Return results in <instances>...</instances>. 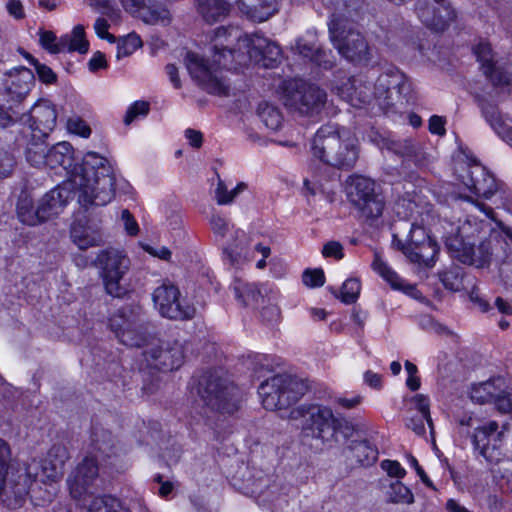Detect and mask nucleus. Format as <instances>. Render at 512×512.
I'll return each instance as SVG.
<instances>
[{
	"label": "nucleus",
	"mask_w": 512,
	"mask_h": 512,
	"mask_svg": "<svg viewBox=\"0 0 512 512\" xmlns=\"http://www.w3.org/2000/svg\"><path fill=\"white\" fill-rule=\"evenodd\" d=\"M351 457L361 465L370 466L378 459V450L367 440H352L348 445Z\"/></svg>",
	"instance_id": "nucleus-36"
},
{
	"label": "nucleus",
	"mask_w": 512,
	"mask_h": 512,
	"mask_svg": "<svg viewBox=\"0 0 512 512\" xmlns=\"http://www.w3.org/2000/svg\"><path fill=\"white\" fill-rule=\"evenodd\" d=\"M240 11L248 18L263 22L275 15L278 10V0H237Z\"/></svg>",
	"instance_id": "nucleus-29"
},
{
	"label": "nucleus",
	"mask_w": 512,
	"mask_h": 512,
	"mask_svg": "<svg viewBox=\"0 0 512 512\" xmlns=\"http://www.w3.org/2000/svg\"><path fill=\"white\" fill-rule=\"evenodd\" d=\"M16 166L14 155L5 148H0V178L9 177Z\"/></svg>",
	"instance_id": "nucleus-51"
},
{
	"label": "nucleus",
	"mask_w": 512,
	"mask_h": 512,
	"mask_svg": "<svg viewBox=\"0 0 512 512\" xmlns=\"http://www.w3.org/2000/svg\"><path fill=\"white\" fill-rule=\"evenodd\" d=\"M240 47L245 49V52L250 57V63L263 68L274 67L281 58L280 47L270 41L269 39L260 36H244L240 40Z\"/></svg>",
	"instance_id": "nucleus-21"
},
{
	"label": "nucleus",
	"mask_w": 512,
	"mask_h": 512,
	"mask_svg": "<svg viewBox=\"0 0 512 512\" xmlns=\"http://www.w3.org/2000/svg\"><path fill=\"white\" fill-rule=\"evenodd\" d=\"M3 81L0 95L7 100L22 106L35 84V75L32 70L20 66L7 71Z\"/></svg>",
	"instance_id": "nucleus-22"
},
{
	"label": "nucleus",
	"mask_w": 512,
	"mask_h": 512,
	"mask_svg": "<svg viewBox=\"0 0 512 512\" xmlns=\"http://www.w3.org/2000/svg\"><path fill=\"white\" fill-rule=\"evenodd\" d=\"M411 401L414 403L415 409L418 411L419 416L425 418L430 428H432L429 398L424 394H417L411 399Z\"/></svg>",
	"instance_id": "nucleus-53"
},
{
	"label": "nucleus",
	"mask_w": 512,
	"mask_h": 512,
	"mask_svg": "<svg viewBox=\"0 0 512 512\" xmlns=\"http://www.w3.org/2000/svg\"><path fill=\"white\" fill-rule=\"evenodd\" d=\"M246 245L243 242L234 243L223 248L224 257L233 266L239 265L246 255Z\"/></svg>",
	"instance_id": "nucleus-50"
},
{
	"label": "nucleus",
	"mask_w": 512,
	"mask_h": 512,
	"mask_svg": "<svg viewBox=\"0 0 512 512\" xmlns=\"http://www.w3.org/2000/svg\"><path fill=\"white\" fill-rule=\"evenodd\" d=\"M125 11L142 19L145 23L155 24L169 20V10L158 0H121Z\"/></svg>",
	"instance_id": "nucleus-26"
},
{
	"label": "nucleus",
	"mask_w": 512,
	"mask_h": 512,
	"mask_svg": "<svg viewBox=\"0 0 512 512\" xmlns=\"http://www.w3.org/2000/svg\"><path fill=\"white\" fill-rule=\"evenodd\" d=\"M282 90L284 106L301 116L313 117L320 114L327 101L325 90L301 79L285 81Z\"/></svg>",
	"instance_id": "nucleus-6"
},
{
	"label": "nucleus",
	"mask_w": 512,
	"mask_h": 512,
	"mask_svg": "<svg viewBox=\"0 0 512 512\" xmlns=\"http://www.w3.org/2000/svg\"><path fill=\"white\" fill-rule=\"evenodd\" d=\"M439 252V246L433 239L428 243L412 250L409 260L412 263L431 268L435 264V257Z\"/></svg>",
	"instance_id": "nucleus-40"
},
{
	"label": "nucleus",
	"mask_w": 512,
	"mask_h": 512,
	"mask_svg": "<svg viewBox=\"0 0 512 512\" xmlns=\"http://www.w3.org/2000/svg\"><path fill=\"white\" fill-rule=\"evenodd\" d=\"M348 197L367 221H374L383 213V197L376 192L375 183L369 178L363 176L350 177Z\"/></svg>",
	"instance_id": "nucleus-11"
},
{
	"label": "nucleus",
	"mask_w": 512,
	"mask_h": 512,
	"mask_svg": "<svg viewBox=\"0 0 512 512\" xmlns=\"http://www.w3.org/2000/svg\"><path fill=\"white\" fill-rule=\"evenodd\" d=\"M56 122V106L48 100L36 102L27 113H22L20 118V124L27 126L30 133L39 134L40 138L48 137Z\"/></svg>",
	"instance_id": "nucleus-20"
},
{
	"label": "nucleus",
	"mask_w": 512,
	"mask_h": 512,
	"mask_svg": "<svg viewBox=\"0 0 512 512\" xmlns=\"http://www.w3.org/2000/svg\"><path fill=\"white\" fill-rule=\"evenodd\" d=\"M333 11L328 24L329 38L339 54L349 62L367 65L372 60V49L366 38L348 21L360 7L361 0H322Z\"/></svg>",
	"instance_id": "nucleus-3"
},
{
	"label": "nucleus",
	"mask_w": 512,
	"mask_h": 512,
	"mask_svg": "<svg viewBox=\"0 0 512 512\" xmlns=\"http://www.w3.org/2000/svg\"><path fill=\"white\" fill-rule=\"evenodd\" d=\"M401 225L404 226L405 230L409 229L407 241L409 242L411 250H415L419 246H422L432 240L423 226L415 223H408L407 221L402 222Z\"/></svg>",
	"instance_id": "nucleus-45"
},
{
	"label": "nucleus",
	"mask_w": 512,
	"mask_h": 512,
	"mask_svg": "<svg viewBox=\"0 0 512 512\" xmlns=\"http://www.w3.org/2000/svg\"><path fill=\"white\" fill-rule=\"evenodd\" d=\"M361 84V80L355 77L347 80L345 84H343L341 88V94L343 97H346L349 102L354 105V101L358 100L360 103L369 102L370 95L361 89L358 86Z\"/></svg>",
	"instance_id": "nucleus-46"
},
{
	"label": "nucleus",
	"mask_w": 512,
	"mask_h": 512,
	"mask_svg": "<svg viewBox=\"0 0 512 512\" xmlns=\"http://www.w3.org/2000/svg\"><path fill=\"white\" fill-rule=\"evenodd\" d=\"M322 254L324 257H334L340 260L344 257L343 246L338 241H329L323 246Z\"/></svg>",
	"instance_id": "nucleus-63"
},
{
	"label": "nucleus",
	"mask_w": 512,
	"mask_h": 512,
	"mask_svg": "<svg viewBox=\"0 0 512 512\" xmlns=\"http://www.w3.org/2000/svg\"><path fill=\"white\" fill-rule=\"evenodd\" d=\"M412 84L409 79L399 71H389L381 74L374 85V95L377 99H382L386 105L392 104V91L395 90L399 95L408 96L411 92Z\"/></svg>",
	"instance_id": "nucleus-25"
},
{
	"label": "nucleus",
	"mask_w": 512,
	"mask_h": 512,
	"mask_svg": "<svg viewBox=\"0 0 512 512\" xmlns=\"http://www.w3.org/2000/svg\"><path fill=\"white\" fill-rule=\"evenodd\" d=\"M198 393L211 410L233 414L238 410V389L218 371L206 372L199 381Z\"/></svg>",
	"instance_id": "nucleus-8"
},
{
	"label": "nucleus",
	"mask_w": 512,
	"mask_h": 512,
	"mask_svg": "<svg viewBox=\"0 0 512 512\" xmlns=\"http://www.w3.org/2000/svg\"><path fill=\"white\" fill-rule=\"evenodd\" d=\"M44 167H62L71 182L77 186L78 203L88 210L92 206H105L115 195V176L109 161L95 152H88L77 163L69 142H59L49 147Z\"/></svg>",
	"instance_id": "nucleus-1"
},
{
	"label": "nucleus",
	"mask_w": 512,
	"mask_h": 512,
	"mask_svg": "<svg viewBox=\"0 0 512 512\" xmlns=\"http://www.w3.org/2000/svg\"><path fill=\"white\" fill-rule=\"evenodd\" d=\"M292 49L326 70L331 69L335 64L332 51L322 48L315 30H308L304 35L298 37Z\"/></svg>",
	"instance_id": "nucleus-23"
},
{
	"label": "nucleus",
	"mask_w": 512,
	"mask_h": 512,
	"mask_svg": "<svg viewBox=\"0 0 512 512\" xmlns=\"http://www.w3.org/2000/svg\"><path fill=\"white\" fill-rule=\"evenodd\" d=\"M271 482L270 477L261 472L256 474L249 473L242 489L245 494L255 498L260 505H266L274 499Z\"/></svg>",
	"instance_id": "nucleus-28"
},
{
	"label": "nucleus",
	"mask_w": 512,
	"mask_h": 512,
	"mask_svg": "<svg viewBox=\"0 0 512 512\" xmlns=\"http://www.w3.org/2000/svg\"><path fill=\"white\" fill-rule=\"evenodd\" d=\"M47 138H40L37 133L29 134V140L25 147V158L31 166L37 168L45 166L46 155L49 153V146L46 144Z\"/></svg>",
	"instance_id": "nucleus-32"
},
{
	"label": "nucleus",
	"mask_w": 512,
	"mask_h": 512,
	"mask_svg": "<svg viewBox=\"0 0 512 512\" xmlns=\"http://www.w3.org/2000/svg\"><path fill=\"white\" fill-rule=\"evenodd\" d=\"M142 355L147 366L162 371L178 369L184 359L183 349L178 341L163 340L153 336L145 345Z\"/></svg>",
	"instance_id": "nucleus-14"
},
{
	"label": "nucleus",
	"mask_w": 512,
	"mask_h": 512,
	"mask_svg": "<svg viewBox=\"0 0 512 512\" xmlns=\"http://www.w3.org/2000/svg\"><path fill=\"white\" fill-rule=\"evenodd\" d=\"M313 157L340 170H351L359 158L357 139L347 130L321 127L311 142Z\"/></svg>",
	"instance_id": "nucleus-4"
},
{
	"label": "nucleus",
	"mask_w": 512,
	"mask_h": 512,
	"mask_svg": "<svg viewBox=\"0 0 512 512\" xmlns=\"http://www.w3.org/2000/svg\"><path fill=\"white\" fill-rule=\"evenodd\" d=\"M381 467L391 477L401 479L406 475L405 469L400 465L398 461L395 460H383L381 462Z\"/></svg>",
	"instance_id": "nucleus-61"
},
{
	"label": "nucleus",
	"mask_w": 512,
	"mask_h": 512,
	"mask_svg": "<svg viewBox=\"0 0 512 512\" xmlns=\"http://www.w3.org/2000/svg\"><path fill=\"white\" fill-rule=\"evenodd\" d=\"M71 238L81 250L97 246L101 240L100 237L89 228L83 227L79 224H74L71 227Z\"/></svg>",
	"instance_id": "nucleus-43"
},
{
	"label": "nucleus",
	"mask_w": 512,
	"mask_h": 512,
	"mask_svg": "<svg viewBox=\"0 0 512 512\" xmlns=\"http://www.w3.org/2000/svg\"><path fill=\"white\" fill-rule=\"evenodd\" d=\"M385 496L388 503L392 504H413L414 494L404 483L399 480L390 481L386 487Z\"/></svg>",
	"instance_id": "nucleus-39"
},
{
	"label": "nucleus",
	"mask_w": 512,
	"mask_h": 512,
	"mask_svg": "<svg viewBox=\"0 0 512 512\" xmlns=\"http://www.w3.org/2000/svg\"><path fill=\"white\" fill-rule=\"evenodd\" d=\"M83 504L87 507V512H129L120 500L111 495L94 497L89 503L86 499Z\"/></svg>",
	"instance_id": "nucleus-38"
},
{
	"label": "nucleus",
	"mask_w": 512,
	"mask_h": 512,
	"mask_svg": "<svg viewBox=\"0 0 512 512\" xmlns=\"http://www.w3.org/2000/svg\"><path fill=\"white\" fill-rule=\"evenodd\" d=\"M21 106L12 104L9 100L0 95V128L6 129L20 123Z\"/></svg>",
	"instance_id": "nucleus-42"
},
{
	"label": "nucleus",
	"mask_w": 512,
	"mask_h": 512,
	"mask_svg": "<svg viewBox=\"0 0 512 512\" xmlns=\"http://www.w3.org/2000/svg\"><path fill=\"white\" fill-rule=\"evenodd\" d=\"M257 115L262 123L272 131H276L282 126L283 116L280 110L268 102L259 104Z\"/></svg>",
	"instance_id": "nucleus-41"
},
{
	"label": "nucleus",
	"mask_w": 512,
	"mask_h": 512,
	"mask_svg": "<svg viewBox=\"0 0 512 512\" xmlns=\"http://www.w3.org/2000/svg\"><path fill=\"white\" fill-rule=\"evenodd\" d=\"M494 396V385L490 381L473 385L470 392V398L472 399V401L479 404L492 402Z\"/></svg>",
	"instance_id": "nucleus-48"
},
{
	"label": "nucleus",
	"mask_w": 512,
	"mask_h": 512,
	"mask_svg": "<svg viewBox=\"0 0 512 512\" xmlns=\"http://www.w3.org/2000/svg\"><path fill=\"white\" fill-rule=\"evenodd\" d=\"M475 101L477 102L478 107L481 110L482 116L484 117L486 122L491 126V128L503 140L510 142L512 144V127H508L505 124L497 105L481 95H476Z\"/></svg>",
	"instance_id": "nucleus-27"
},
{
	"label": "nucleus",
	"mask_w": 512,
	"mask_h": 512,
	"mask_svg": "<svg viewBox=\"0 0 512 512\" xmlns=\"http://www.w3.org/2000/svg\"><path fill=\"white\" fill-rule=\"evenodd\" d=\"M388 149L395 154L405 157L415 164H422L424 152L419 142L413 139L391 140Z\"/></svg>",
	"instance_id": "nucleus-34"
},
{
	"label": "nucleus",
	"mask_w": 512,
	"mask_h": 512,
	"mask_svg": "<svg viewBox=\"0 0 512 512\" xmlns=\"http://www.w3.org/2000/svg\"><path fill=\"white\" fill-rule=\"evenodd\" d=\"M474 54L481 63L483 73L493 84H503L508 81L505 71L495 66L489 43L480 42L475 46Z\"/></svg>",
	"instance_id": "nucleus-31"
},
{
	"label": "nucleus",
	"mask_w": 512,
	"mask_h": 512,
	"mask_svg": "<svg viewBox=\"0 0 512 512\" xmlns=\"http://www.w3.org/2000/svg\"><path fill=\"white\" fill-rule=\"evenodd\" d=\"M140 45V38L130 35L122 43H118L116 57L118 59L127 57L131 55Z\"/></svg>",
	"instance_id": "nucleus-54"
},
{
	"label": "nucleus",
	"mask_w": 512,
	"mask_h": 512,
	"mask_svg": "<svg viewBox=\"0 0 512 512\" xmlns=\"http://www.w3.org/2000/svg\"><path fill=\"white\" fill-rule=\"evenodd\" d=\"M415 12L430 30L443 32L456 19V11L448 0H416Z\"/></svg>",
	"instance_id": "nucleus-16"
},
{
	"label": "nucleus",
	"mask_w": 512,
	"mask_h": 512,
	"mask_svg": "<svg viewBox=\"0 0 512 512\" xmlns=\"http://www.w3.org/2000/svg\"><path fill=\"white\" fill-rule=\"evenodd\" d=\"M361 290V284L358 279L350 278L347 279L342 287L340 292L341 301L345 304H352L356 302L359 297Z\"/></svg>",
	"instance_id": "nucleus-49"
},
{
	"label": "nucleus",
	"mask_w": 512,
	"mask_h": 512,
	"mask_svg": "<svg viewBox=\"0 0 512 512\" xmlns=\"http://www.w3.org/2000/svg\"><path fill=\"white\" fill-rule=\"evenodd\" d=\"M105 289L113 297H121L125 288L120 281L129 268V259L118 251H103L98 256Z\"/></svg>",
	"instance_id": "nucleus-17"
},
{
	"label": "nucleus",
	"mask_w": 512,
	"mask_h": 512,
	"mask_svg": "<svg viewBox=\"0 0 512 512\" xmlns=\"http://www.w3.org/2000/svg\"><path fill=\"white\" fill-rule=\"evenodd\" d=\"M228 0H197L199 14L207 23L222 21L230 12Z\"/></svg>",
	"instance_id": "nucleus-33"
},
{
	"label": "nucleus",
	"mask_w": 512,
	"mask_h": 512,
	"mask_svg": "<svg viewBox=\"0 0 512 512\" xmlns=\"http://www.w3.org/2000/svg\"><path fill=\"white\" fill-rule=\"evenodd\" d=\"M302 281L310 288L321 287L325 283V275L321 268L306 269L302 274Z\"/></svg>",
	"instance_id": "nucleus-52"
},
{
	"label": "nucleus",
	"mask_w": 512,
	"mask_h": 512,
	"mask_svg": "<svg viewBox=\"0 0 512 512\" xmlns=\"http://www.w3.org/2000/svg\"><path fill=\"white\" fill-rule=\"evenodd\" d=\"M373 270L386 280L393 288H401V280L399 276L388 266L378 253L374 254L372 262Z\"/></svg>",
	"instance_id": "nucleus-47"
},
{
	"label": "nucleus",
	"mask_w": 512,
	"mask_h": 512,
	"mask_svg": "<svg viewBox=\"0 0 512 512\" xmlns=\"http://www.w3.org/2000/svg\"><path fill=\"white\" fill-rule=\"evenodd\" d=\"M110 329L118 340L128 347H142L149 343L151 335L143 324L141 315L130 307H124L109 319Z\"/></svg>",
	"instance_id": "nucleus-10"
},
{
	"label": "nucleus",
	"mask_w": 512,
	"mask_h": 512,
	"mask_svg": "<svg viewBox=\"0 0 512 512\" xmlns=\"http://www.w3.org/2000/svg\"><path fill=\"white\" fill-rule=\"evenodd\" d=\"M455 173L477 198L490 199L499 189L495 177L476 160L459 163Z\"/></svg>",
	"instance_id": "nucleus-12"
},
{
	"label": "nucleus",
	"mask_w": 512,
	"mask_h": 512,
	"mask_svg": "<svg viewBox=\"0 0 512 512\" xmlns=\"http://www.w3.org/2000/svg\"><path fill=\"white\" fill-rule=\"evenodd\" d=\"M149 112V103L145 101H136L127 110L124 123L129 125L133 120L140 115H147Z\"/></svg>",
	"instance_id": "nucleus-57"
},
{
	"label": "nucleus",
	"mask_w": 512,
	"mask_h": 512,
	"mask_svg": "<svg viewBox=\"0 0 512 512\" xmlns=\"http://www.w3.org/2000/svg\"><path fill=\"white\" fill-rule=\"evenodd\" d=\"M67 128L71 133L87 138L91 134L89 125L80 117L73 116L67 121Z\"/></svg>",
	"instance_id": "nucleus-56"
},
{
	"label": "nucleus",
	"mask_w": 512,
	"mask_h": 512,
	"mask_svg": "<svg viewBox=\"0 0 512 512\" xmlns=\"http://www.w3.org/2000/svg\"><path fill=\"white\" fill-rule=\"evenodd\" d=\"M232 290L235 298L244 306H254L258 304L261 298V292L255 283H248L240 279H235L232 284Z\"/></svg>",
	"instance_id": "nucleus-37"
},
{
	"label": "nucleus",
	"mask_w": 512,
	"mask_h": 512,
	"mask_svg": "<svg viewBox=\"0 0 512 512\" xmlns=\"http://www.w3.org/2000/svg\"><path fill=\"white\" fill-rule=\"evenodd\" d=\"M75 196L78 198L77 186L71 182H64L46 193L38 204V213L42 221L60 214L69 200Z\"/></svg>",
	"instance_id": "nucleus-24"
},
{
	"label": "nucleus",
	"mask_w": 512,
	"mask_h": 512,
	"mask_svg": "<svg viewBox=\"0 0 512 512\" xmlns=\"http://www.w3.org/2000/svg\"><path fill=\"white\" fill-rule=\"evenodd\" d=\"M89 6L99 13L114 18L117 15V11L113 7V0H87Z\"/></svg>",
	"instance_id": "nucleus-59"
},
{
	"label": "nucleus",
	"mask_w": 512,
	"mask_h": 512,
	"mask_svg": "<svg viewBox=\"0 0 512 512\" xmlns=\"http://www.w3.org/2000/svg\"><path fill=\"white\" fill-rule=\"evenodd\" d=\"M17 215L19 220L29 226H35L42 221L38 208L34 210L32 200L27 196L20 197L17 203Z\"/></svg>",
	"instance_id": "nucleus-44"
},
{
	"label": "nucleus",
	"mask_w": 512,
	"mask_h": 512,
	"mask_svg": "<svg viewBox=\"0 0 512 512\" xmlns=\"http://www.w3.org/2000/svg\"><path fill=\"white\" fill-rule=\"evenodd\" d=\"M446 246L452 253V256L460 262L475 265L476 267H483L489 264L492 257V245L488 239L481 241L476 246L462 237L452 236L447 239Z\"/></svg>",
	"instance_id": "nucleus-18"
},
{
	"label": "nucleus",
	"mask_w": 512,
	"mask_h": 512,
	"mask_svg": "<svg viewBox=\"0 0 512 512\" xmlns=\"http://www.w3.org/2000/svg\"><path fill=\"white\" fill-rule=\"evenodd\" d=\"M354 426L346 419L335 418L333 420V439L337 441V436L342 435L344 439H349L354 434Z\"/></svg>",
	"instance_id": "nucleus-55"
},
{
	"label": "nucleus",
	"mask_w": 512,
	"mask_h": 512,
	"mask_svg": "<svg viewBox=\"0 0 512 512\" xmlns=\"http://www.w3.org/2000/svg\"><path fill=\"white\" fill-rule=\"evenodd\" d=\"M505 426L500 429L496 421H489L474 430L472 444L474 451L486 462L498 463L504 456L502 452Z\"/></svg>",
	"instance_id": "nucleus-15"
},
{
	"label": "nucleus",
	"mask_w": 512,
	"mask_h": 512,
	"mask_svg": "<svg viewBox=\"0 0 512 512\" xmlns=\"http://www.w3.org/2000/svg\"><path fill=\"white\" fill-rule=\"evenodd\" d=\"M99 476L97 460L86 456L71 472L67 479L71 496L85 501L92 494V488Z\"/></svg>",
	"instance_id": "nucleus-19"
},
{
	"label": "nucleus",
	"mask_w": 512,
	"mask_h": 512,
	"mask_svg": "<svg viewBox=\"0 0 512 512\" xmlns=\"http://www.w3.org/2000/svg\"><path fill=\"white\" fill-rule=\"evenodd\" d=\"M304 418L302 428V442L307 443L309 439H315L321 445L331 443L333 440V420L332 410L326 406L311 405L309 407L301 406L291 412Z\"/></svg>",
	"instance_id": "nucleus-9"
},
{
	"label": "nucleus",
	"mask_w": 512,
	"mask_h": 512,
	"mask_svg": "<svg viewBox=\"0 0 512 512\" xmlns=\"http://www.w3.org/2000/svg\"><path fill=\"white\" fill-rule=\"evenodd\" d=\"M307 384L294 376L277 374L258 387L262 405L267 410H282L295 404L307 391Z\"/></svg>",
	"instance_id": "nucleus-7"
},
{
	"label": "nucleus",
	"mask_w": 512,
	"mask_h": 512,
	"mask_svg": "<svg viewBox=\"0 0 512 512\" xmlns=\"http://www.w3.org/2000/svg\"><path fill=\"white\" fill-rule=\"evenodd\" d=\"M71 40L74 41L76 51L85 54L89 49V42L85 38V30L82 25H77L73 28Z\"/></svg>",
	"instance_id": "nucleus-58"
},
{
	"label": "nucleus",
	"mask_w": 512,
	"mask_h": 512,
	"mask_svg": "<svg viewBox=\"0 0 512 512\" xmlns=\"http://www.w3.org/2000/svg\"><path fill=\"white\" fill-rule=\"evenodd\" d=\"M10 449L0 439V500L8 509H18L24 505L32 485V470L30 467L11 465Z\"/></svg>",
	"instance_id": "nucleus-5"
},
{
	"label": "nucleus",
	"mask_w": 512,
	"mask_h": 512,
	"mask_svg": "<svg viewBox=\"0 0 512 512\" xmlns=\"http://www.w3.org/2000/svg\"><path fill=\"white\" fill-rule=\"evenodd\" d=\"M152 299L159 313L165 318L185 321L192 319L196 314L194 305L182 299L178 287L172 283L164 282L158 286L152 294Z\"/></svg>",
	"instance_id": "nucleus-13"
},
{
	"label": "nucleus",
	"mask_w": 512,
	"mask_h": 512,
	"mask_svg": "<svg viewBox=\"0 0 512 512\" xmlns=\"http://www.w3.org/2000/svg\"><path fill=\"white\" fill-rule=\"evenodd\" d=\"M242 38L237 37V44L234 49L223 46V43L213 44V65H209L207 60L198 54L191 51L187 52L184 62L191 78L210 94L228 95V84L213 66L233 71L248 66L250 57L245 49L240 47Z\"/></svg>",
	"instance_id": "nucleus-2"
},
{
	"label": "nucleus",
	"mask_w": 512,
	"mask_h": 512,
	"mask_svg": "<svg viewBox=\"0 0 512 512\" xmlns=\"http://www.w3.org/2000/svg\"><path fill=\"white\" fill-rule=\"evenodd\" d=\"M493 402L501 413L512 414V393H502L494 396Z\"/></svg>",
	"instance_id": "nucleus-62"
},
{
	"label": "nucleus",
	"mask_w": 512,
	"mask_h": 512,
	"mask_svg": "<svg viewBox=\"0 0 512 512\" xmlns=\"http://www.w3.org/2000/svg\"><path fill=\"white\" fill-rule=\"evenodd\" d=\"M47 458L53 460V467H43V476L48 480L55 481L62 473L65 462L69 459L67 448L61 444H54L48 451Z\"/></svg>",
	"instance_id": "nucleus-35"
},
{
	"label": "nucleus",
	"mask_w": 512,
	"mask_h": 512,
	"mask_svg": "<svg viewBox=\"0 0 512 512\" xmlns=\"http://www.w3.org/2000/svg\"><path fill=\"white\" fill-rule=\"evenodd\" d=\"M415 207L416 205L414 202L406 199H399L395 204V211L398 216L407 219L412 217Z\"/></svg>",
	"instance_id": "nucleus-64"
},
{
	"label": "nucleus",
	"mask_w": 512,
	"mask_h": 512,
	"mask_svg": "<svg viewBox=\"0 0 512 512\" xmlns=\"http://www.w3.org/2000/svg\"><path fill=\"white\" fill-rule=\"evenodd\" d=\"M36 74L39 80L44 84H54L57 82L56 73L46 64L38 62L35 66Z\"/></svg>",
	"instance_id": "nucleus-60"
},
{
	"label": "nucleus",
	"mask_w": 512,
	"mask_h": 512,
	"mask_svg": "<svg viewBox=\"0 0 512 512\" xmlns=\"http://www.w3.org/2000/svg\"><path fill=\"white\" fill-rule=\"evenodd\" d=\"M90 453L96 460L109 459L116 455L114 437L110 431L101 426H93L90 436Z\"/></svg>",
	"instance_id": "nucleus-30"
}]
</instances>
